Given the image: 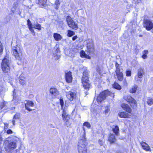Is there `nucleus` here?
<instances>
[{"mask_svg":"<svg viewBox=\"0 0 153 153\" xmlns=\"http://www.w3.org/2000/svg\"><path fill=\"white\" fill-rule=\"evenodd\" d=\"M144 52L145 53L144 54H147L148 53V51H147V50H145L144 51Z\"/></svg>","mask_w":153,"mask_h":153,"instance_id":"nucleus-54","label":"nucleus"},{"mask_svg":"<svg viewBox=\"0 0 153 153\" xmlns=\"http://www.w3.org/2000/svg\"><path fill=\"white\" fill-rule=\"evenodd\" d=\"M60 103L62 108L64 105V101L62 98H60L59 99Z\"/></svg>","mask_w":153,"mask_h":153,"instance_id":"nucleus-44","label":"nucleus"},{"mask_svg":"<svg viewBox=\"0 0 153 153\" xmlns=\"http://www.w3.org/2000/svg\"><path fill=\"white\" fill-rule=\"evenodd\" d=\"M141 78H139L137 76H136L135 77V80L138 82H141V79H140Z\"/></svg>","mask_w":153,"mask_h":153,"instance_id":"nucleus-41","label":"nucleus"},{"mask_svg":"<svg viewBox=\"0 0 153 153\" xmlns=\"http://www.w3.org/2000/svg\"><path fill=\"white\" fill-rule=\"evenodd\" d=\"M14 95H15V92H14V90L13 91V101L15 103V104L16 105L18 104V103L19 102V101L17 99V98L16 97H14Z\"/></svg>","mask_w":153,"mask_h":153,"instance_id":"nucleus-31","label":"nucleus"},{"mask_svg":"<svg viewBox=\"0 0 153 153\" xmlns=\"http://www.w3.org/2000/svg\"><path fill=\"white\" fill-rule=\"evenodd\" d=\"M126 75L127 76H130L131 75V71H127L126 72Z\"/></svg>","mask_w":153,"mask_h":153,"instance_id":"nucleus-46","label":"nucleus"},{"mask_svg":"<svg viewBox=\"0 0 153 153\" xmlns=\"http://www.w3.org/2000/svg\"><path fill=\"white\" fill-rule=\"evenodd\" d=\"M83 70L82 81L85 89L88 90L91 87V85L88 79L89 72L86 68L84 69Z\"/></svg>","mask_w":153,"mask_h":153,"instance_id":"nucleus-2","label":"nucleus"},{"mask_svg":"<svg viewBox=\"0 0 153 153\" xmlns=\"http://www.w3.org/2000/svg\"><path fill=\"white\" fill-rule=\"evenodd\" d=\"M77 38V36H74V37H72V40L73 41H74Z\"/></svg>","mask_w":153,"mask_h":153,"instance_id":"nucleus-50","label":"nucleus"},{"mask_svg":"<svg viewBox=\"0 0 153 153\" xmlns=\"http://www.w3.org/2000/svg\"><path fill=\"white\" fill-rule=\"evenodd\" d=\"M53 37L55 39L56 41H58L60 40L62 38V37L61 35L57 33H55L53 34Z\"/></svg>","mask_w":153,"mask_h":153,"instance_id":"nucleus-23","label":"nucleus"},{"mask_svg":"<svg viewBox=\"0 0 153 153\" xmlns=\"http://www.w3.org/2000/svg\"><path fill=\"white\" fill-rule=\"evenodd\" d=\"M86 58H88V59H91V57L88 55H87L86 54V56H85V57Z\"/></svg>","mask_w":153,"mask_h":153,"instance_id":"nucleus-53","label":"nucleus"},{"mask_svg":"<svg viewBox=\"0 0 153 153\" xmlns=\"http://www.w3.org/2000/svg\"><path fill=\"white\" fill-rule=\"evenodd\" d=\"M140 36V37H142V36L141 35V36Z\"/></svg>","mask_w":153,"mask_h":153,"instance_id":"nucleus-58","label":"nucleus"},{"mask_svg":"<svg viewBox=\"0 0 153 153\" xmlns=\"http://www.w3.org/2000/svg\"><path fill=\"white\" fill-rule=\"evenodd\" d=\"M83 126H85L89 128L91 127V125L88 122H85L83 124Z\"/></svg>","mask_w":153,"mask_h":153,"instance_id":"nucleus-37","label":"nucleus"},{"mask_svg":"<svg viewBox=\"0 0 153 153\" xmlns=\"http://www.w3.org/2000/svg\"><path fill=\"white\" fill-rule=\"evenodd\" d=\"M115 72L118 80L120 81H122L123 79V74L122 72L120 71Z\"/></svg>","mask_w":153,"mask_h":153,"instance_id":"nucleus-20","label":"nucleus"},{"mask_svg":"<svg viewBox=\"0 0 153 153\" xmlns=\"http://www.w3.org/2000/svg\"><path fill=\"white\" fill-rule=\"evenodd\" d=\"M26 101L27 102V103L25 104V108L29 111H31L32 109H30L28 107L33 106L34 105L33 102L32 101L30 100H26Z\"/></svg>","mask_w":153,"mask_h":153,"instance_id":"nucleus-12","label":"nucleus"},{"mask_svg":"<svg viewBox=\"0 0 153 153\" xmlns=\"http://www.w3.org/2000/svg\"><path fill=\"white\" fill-rule=\"evenodd\" d=\"M86 54L83 51H82L80 52V55L82 57H85Z\"/></svg>","mask_w":153,"mask_h":153,"instance_id":"nucleus-38","label":"nucleus"},{"mask_svg":"<svg viewBox=\"0 0 153 153\" xmlns=\"http://www.w3.org/2000/svg\"><path fill=\"white\" fill-rule=\"evenodd\" d=\"M85 94H86V95H87L88 94V92L87 91H86L85 92Z\"/></svg>","mask_w":153,"mask_h":153,"instance_id":"nucleus-57","label":"nucleus"},{"mask_svg":"<svg viewBox=\"0 0 153 153\" xmlns=\"http://www.w3.org/2000/svg\"><path fill=\"white\" fill-rule=\"evenodd\" d=\"M83 130L84 132V133H85V128L84 127H83Z\"/></svg>","mask_w":153,"mask_h":153,"instance_id":"nucleus-56","label":"nucleus"},{"mask_svg":"<svg viewBox=\"0 0 153 153\" xmlns=\"http://www.w3.org/2000/svg\"><path fill=\"white\" fill-rule=\"evenodd\" d=\"M143 26L147 30H150L153 28V23L152 20L146 19L144 21Z\"/></svg>","mask_w":153,"mask_h":153,"instance_id":"nucleus-8","label":"nucleus"},{"mask_svg":"<svg viewBox=\"0 0 153 153\" xmlns=\"http://www.w3.org/2000/svg\"><path fill=\"white\" fill-rule=\"evenodd\" d=\"M67 89H68V87H67Z\"/></svg>","mask_w":153,"mask_h":153,"instance_id":"nucleus-59","label":"nucleus"},{"mask_svg":"<svg viewBox=\"0 0 153 153\" xmlns=\"http://www.w3.org/2000/svg\"><path fill=\"white\" fill-rule=\"evenodd\" d=\"M39 4H45L47 1V0H38Z\"/></svg>","mask_w":153,"mask_h":153,"instance_id":"nucleus-42","label":"nucleus"},{"mask_svg":"<svg viewBox=\"0 0 153 153\" xmlns=\"http://www.w3.org/2000/svg\"><path fill=\"white\" fill-rule=\"evenodd\" d=\"M5 143V148L6 151L7 152L13 150L16 147V143L15 141L8 142V141H7Z\"/></svg>","mask_w":153,"mask_h":153,"instance_id":"nucleus-7","label":"nucleus"},{"mask_svg":"<svg viewBox=\"0 0 153 153\" xmlns=\"http://www.w3.org/2000/svg\"><path fill=\"white\" fill-rule=\"evenodd\" d=\"M33 26H32L31 27H29L28 28H29V30H30V31L32 33H33V36H35V34L34 30L33 29Z\"/></svg>","mask_w":153,"mask_h":153,"instance_id":"nucleus-43","label":"nucleus"},{"mask_svg":"<svg viewBox=\"0 0 153 153\" xmlns=\"http://www.w3.org/2000/svg\"><path fill=\"white\" fill-rule=\"evenodd\" d=\"M131 113L128 114L127 112H121L119 113L118 115L121 118H128L131 116Z\"/></svg>","mask_w":153,"mask_h":153,"instance_id":"nucleus-14","label":"nucleus"},{"mask_svg":"<svg viewBox=\"0 0 153 153\" xmlns=\"http://www.w3.org/2000/svg\"><path fill=\"white\" fill-rule=\"evenodd\" d=\"M112 130L116 135H118L119 129L118 126H115L114 128H113Z\"/></svg>","mask_w":153,"mask_h":153,"instance_id":"nucleus-27","label":"nucleus"},{"mask_svg":"<svg viewBox=\"0 0 153 153\" xmlns=\"http://www.w3.org/2000/svg\"><path fill=\"white\" fill-rule=\"evenodd\" d=\"M98 143L100 146H102L104 143V138L99 139L98 141Z\"/></svg>","mask_w":153,"mask_h":153,"instance_id":"nucleus-35","label":"nucleus"},{"mask_svg":"<svg viewBox=\"0 0 153 153\" xmlns=\"http://www.w3.org/2000/svg\"><path fill=\"white\" fill-rule=\"evenodd\" d=\"M33 28L36 29H38L39 30H41V25L38 23L33 24Z\"/></svg>","mask_w":153,"mask_h":153,"instance_id":"nucleus-30","label":"nucleus"},{"mask_svg":"<svg viewBox=\"0 0 153 153\" xmlns=\"http://www.w3.org/2000/svg\"><path fill=\"white\" fill-rule=\"evenodd\" d=\"M144 72L143 68H140L137 71V75L140 78H142L144 74Z\"/></svg>","mask_w":153,"mask_h":153,"instance_id":"nucleus-19","label":"nucleus"},{"mask_svg":"<svg viewBox=\"0 0 153 153\" xmlns=\"http://www.w3.org/2000/svg\"><path fill=\"white\" fill-rule=\"evenodd\" d=\"M66 21L68 26L72 29L76 30L78 27V25L73 20L71 17L68 16L66 17Z\"/></svg>","mask_w":153,"mask_h":153,"instance_id":"nucleus-6","label":"nucleus"},{"mask_svg":"<svg viewBox=\"0 0 153 153\" xmlns=\"http://www.w3.org/2000/svg\"><path fill=\"white\" fill-rule=\"evenodd\" d=\"M68 115V114H67L66 113V111L63 110V113L62 114V117L63 116H65L66 115Z\"/></svg>","mask_w":153,"mask_h":153,"instance_id":"nucleus-49","label":"nucleus"},{"mask_svg":"<svg viewBox=\"0 0 153 153\" xmlns=\"http://www.w3.org/2000/svg\"><path fill=\"white\" fill-rule=\"evenodd\" d=\"M20 117V114L19 113H16L15 115L13 117V119L12 121V123L13 125L14 126L15 125V120H18L19 119Z\"/></svg>","mask_w":153,"mask_h":153,"instance_id":"nucleus-22","label":"nucleus"},{"mask_svg":"<svg viewBox=\"0 0 153 153\" xmlns=\"http://www.w3.org/2000/svg\"><path fill=\"white\" fill-rule=\"evenodd\" d=\"M138 86L137 85H134L130 90V92L131 93H135L136 92V90Z\"/></svg>","mask_w":153,"mask_h":153,"instance_id":"nucleus-33","label":"nucleus"},{"mask_svg":"<svg viewBox=\"0 0 153 153\" xmlns=\"http://www.w3.org/2000/svg\"><path fill=\"white\" fill-rule=\"evenodd\" d=\"M75 34V33L71 30H68L67 36L68 37H71Z\"/></svg>","mask_w":153,"mask_h":153,"instance_id":"nucleus-32","label":"nucleus"},{"mask_svg":"<svg viewBox=\"0 0 153 153\" xmlns=\"http://www.w3.org/2000/svg\"><path fill=\"white\" fill-rule=\"evenodd\" d=\"M115 66L116 69L115 72L120 71V68L119 67V64L117 62H116Z\"/></svg>","mask_w":153,"mask_h":153,"instance_id":"nucleus-39","label":"nucleus"},{"mask_svg":"<svg viewBox=\"0 0 153 153\" xmlns=\"http://www.w3.org/2000/svg\"><path fill=\"white\" fill-rule=\"evenodd\" d=\"M121 106L127 112L130 113L131 110L129 106L126 104H122Z\"/></svg>","mask_w":153,"mask_h":153,"instance_id":"nucleus-15","label":"nucleus"},{"mask_svg":"<svg viewBox=\"0 0 153 153\" xmlns=\"http://www.w3.org/2000/svg\"><path fill=\"white\" fill-rule=\"evenodd\" d=\"M25 80V78L24 76V75L22 74L19 78V80L21 85H24L26 84V82Z\"/></svg>","mask_w":153,"mask_h":153,"instance_id":"nucleus-18","label":"nucleus"},{"mask_svg":"<svg viewBox=\"0 0 153 153\" xmlns=\"http://www.w3.org/2000/svg\"><path fill=\"white\" fill-rule=\"evenodd\" d=\"M142 58L145 59H146L147 57V55L145 54H143V56H142Z\"/></svg>","mask_w":153,"mask_h":153,"instance_id":"nucleus-51","label":"nucleus"},{"mask_svg":"<svg viewBox=\"0 0 153 153\" xmlns=\"http://www.w3.org/2000/svg\"><path fill=\"white\" fill-rule=\"evenodd\" d=\"M27 25L28 28L33 26V25H32V23L29 19H28L27 20Z\"/></svg>","mask_w":153,"mask_h":153,"instance_id":"nucleus-40","label":"nucleus"},{"mask_svg":"<svg viewBox=\"0 0 153 153\" xmlns=\"http://www.w3.org/2000/svg\"><path fill=\"white\" fill-rule=\"evenodd\" d=\"M50 92L52 95L55 96H58L59 94V91L56 88H50Z\"/></svg>","mask_w":153,"mask_h":153,"instance_id":"nucleus-11","label":"nucleus"},{"mask_svg":"<svg viewBox=\"0 0 153 153\" xmlns=\"http://www.w3.org/2000/svg\"><path fill=\"white\" fill-rule=\"evenodd\" d=\"M7 103L3 101L0 104V108L1 109H5L7 108Z\"/></svg>","mask_w":153,"mask_h":153,"instance_id":"nucleus-25","label":"nucleus"},{"mask_svg":"<svg viewBox=\"0 0 153 153\" xmlns=\"http://www.w3.org/2000/svg\"><path fill=\"white\" fill-rule=\"evenodd\" d=\"M76 94L74 92L69 91L66 95L67 98L71 100H72L75 97Z\"/></svg>","mask_w":153,"mask_h":153,"instance_id":"nucleus-13","label":"nucleus"},{"mask_svg":"<svg viewBox=\"0 0 153 153\" xmlns=\"http://www.w3.org/2000/svg\"><path fill=\"white\" fill-rule=\"evenodd\" d=\"M3 91V90L2 89V87L1 86H0V91Z\"/></svg>","mask_w":153,"mask_h":153,"instance_id":"nucleus-55","label":"nucleus"},{"mask_svg":"<svg viewBox=\"0 0 153 153\" xmlns=\"http://www.w3.org/2000/svg\"><path fill=\"white\" fill-rule=\"evenodd\" d=\"M67 89H68V87H67Z\"/></svg>","mask_w":153,"mask_h":153,"instance_id":"nucleus-60","label":"nucleus"},{"mask_svg":"<svg viewBox=\"0 0 153 153\" xmlns=\"http://www.w3.org/2000/svg\"><path fill=\"white\" fill-rule=\"evenodd\" d=\"M123 84L124 86H126L127 85V83L126 81V79H124L123 81Z\"/></svg>","mask_w":153,"mask_h":153,"instance_id":"nucleus-47","label":"nucleus"},{"mask_svg":"<svg viewBox=\"0 0 153 153\" xmlns=\"http://www.w3.org/2000/svg\"><path fill=\"white\" fill-rule=\"evenodd\" d=\"M10 61L9 57L5 56L3 59L1 63V68L3 72L7 73L10 71Z\"/></svg>","mask_w":153,"mask_h":153,"instance_id":"nucleus-3","label":"nucleus"},{"mask_svg":"<svg viewBox=\"0 0 153 153\" xmlns=\"http://www.w3.org/2000/svg\"><path fill=\"white\" fill-rule=\"evenodd\" d=\"M7 133L8 134H11L12 133L13 131L11 129H9L7 131Z\"/></svg>","mask_w":153,"mask_h":153,"instance_id":"nucleus-48","label":"nucleus"},{"mask_svg":"<svg viewBox=\"0 0 153 153\" xmlns=\"http://www.w3.org/2000/svg\"><path fill=\"white\" fill-rule=\"evenodd\" d=\"M87 47L88 49V51L89 53L93 52H94V48L93 46V44L91 43V44L90 45H89L88 44H87Z\"/></svg>","mask_w":153,"mask_h":153,"instance_id":"nucleus-26","label":"nucleus"},{"mask_svg":"<svg viewBox=\"0 0 153 153\" xmlns=\"http://www.w3.org/2000/svg\"><path fill=\"white\" fill-rule=\"evenodd\" d=\"M63 120L65 121L66 122H68L70 119L69 115L68 114L65 116L62 117Z\"/></svg>","mask_w":153,"mask_h":153,"instance_id":"nucleus-34","label":"nucleus"},{"mask_svg":"<svg viewBox=\"0 0 153 153\" xmlns=\"http://www.w3.org/2000/svg\"><path fill=\"white\" fill-rule=\"evenodd\" d=\"M140 144L144 149L146 151H151L150 147L146 143L142 142L140 143Z\"/></svg>","mask_w":153,"mask_h":153,"instance_id":"nucleus-17","label":"nucleus"},{"mask_svg":"<svg viewBox=\"0 0 153 153\" xmlns=\"http://www.w3.org/2000/svg\"><path fill=\"white\" fill-rule=\"evenodd\" d=\"M108 140L111 143H114L116 141V139L114 135L110 134L108 138Z\"/></svg>","mask_w":153,"mask_h":153,"instance_id":"nucleus-24","label":"nucleus"},{"mask_svg":"<svg viewBox=\"0 0 153 153\" xmlns=\"http://www.w3.org/2000/svg\"><path fill=\"white\" fill-rule=\"evenodd\" d=\"M121 106L127 112L130 113L131 110L129 106L126 104H122Z\"/></svg>","mask_w":153,"mask_h":153,"instance_id":"nucleus-16","label":"nucleus"},{"mask_svg":"<svg viewBox=\"0 0 153 153\" xmlns=\"http://www.w3.org/2000/svg\"><path fill=\"white\" fill-rule=\"evenodd\" d=\"M113 87L114 88L118 90H120L121 89V86L118 83L116 82H115L113 84Z\"/></svg>","mask_w":153,"mask_h":153,"instance_id":"nucleus-29","label":"nucleus"},{"mask_svg":"<svg viewBox=\"0 0 153 153\" xmlns=\"http://www.w3.org/2000/svg\"><path fill=\"white\" fill-rule=\"evenodd\" d=\"M135 3L136 4H138V3L140 2L141 1V0H135Z\"/></svg>","mask_w":153,"mask_h":153,"instance_id":"nucleus-52","label":"nucleus"},{"mask_svg":"<svg viewBox=\"0 0 153 153\" xmlns=\"http://www.w3.org/2000/svg\"><path fill=\"white\" fill-rule=\"evenodd\" d=\"M56 53H57V54H56V55L57 56L58 58H59L60 56V52L59 49L58 48H57L56 50Z\"/></svg>","mask_w":153,"mask_h":153,"instance_id":"nucleus-36","label":"nucleus"},{"mask_svg":"<svg viewBox=\"0 0 153 153\" xmlns=\"http://www.w3.org/2000/svg\"><path fill=\"white\" fill-rule=\"evenodd\" d=\"M108 95L112 97H114V93H112L108 91H104L100 94L97 98V101L98 102H101L103 100H105L106 97Z\"/></svg>","mask_w":153,"mask_h":153,"instance_id":"nucleus-4","label":"nucleus"},{"mask_svg":"<svg viewBox=\"0 0 153 153\" xmlns=\"http://www.w3.org/2000/svg\"><path fill=\"white\" fill-rule=\"evenodd\" d=\"M65 80L68 83H71L72 81V77L71 75V72L70 71L66 73L65 74Z\"/></svg>","mask_w":153,"mask_h":153,"instance_id":"nucleus-10","label":"nucleus"},{"mask_svg":"<svg viewBox=\"0 0 153 153\" xmlns=\"http://www.w3.org/2000/svg\"><path fill=\"white\" fill-rule=\"evenodd\" d=\"M124 99L130 103L132 107H135L137 105L136 101L130 96H125L124 97Z\"/></svg>","mask_w":153,"mask_h":153,"instance_id":"nucleus-9","label":"nucleus"},{"mask_svg":"<svg viewBox=\"0 0 153 153\" xmlns=\"http://www.w3.org/2000/svg\"><path fill=\"white\" fill-rule=\"evenodd\" d=\"M145 102H146L149 105H152L153 104V98L150 97L147 98L145 100Z\"/></svg>","mask_w":153,"mask_h":153,"instance_id":"nucleus-21","label":"nucleus"},{"mask_svg":"<svg viewBox=\"0 0 153 153\" xmlns=\"http://www.w3.org/2000/svg\"><path fill=\"white\" fill-rule=\"evenodd\" d=\"M12 52L16 59L21 60L22 53L20 48L17 45L13 47Z\"/></svg>","mask_w":153,"mask_h":153,"instance_id":"nucleus-5","label":"nucleus"},{"mask_svg":"<svg viewBox=\"0 0 153 153\" xmlns=\"http://www.w3.org/2000/svg\"><path fill=\"white\" fill-rule=\"evenodd\" d=\"M110 111V109L108 107H106L105 108V111L104 113L105 114H107Z\"/></svg>","mask_w":153,"mask_h":153,"instance_id":"nucleus-45","label":"nucleus"},{"mask_svg":"<svg viewBox=\"0 0 153 153\" xmlns=\"http://www.w3.org/2000/svg\"><path fill=\"white\" fill-rule=\"evenodd\" d=\"M55 6V8L56 10H58L60 4V2L59 0H56L54 3Z\"/></svg>","mask_w":153,"mask_h":153,"instance_id":"nucleus-28","label":"nucleus"},{"mask_svg":"<svg viewBox=\"0 0 153 153\" xmlns=\"http://www.w3.org/2000/svg\"><path fill=\"white\" fill-rule=\"evenodd\" d=\"M87 144L86 138L84 135L80 137L78 142V149L79 153H87V149L86 146Z\"/></svg>","mask_w":153,"mask_h":153,"instance_id":"nucleus-1","label":"nucleus"}]
</instances>
